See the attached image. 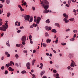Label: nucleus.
Masks as SVG:
<instances>
[{"instance_id": "nucleus-1", "label": "nucleus", "mask_w": 78, "mask_h": 78, "mask_svg": "<svg viewBox=\"0 0 78 78\" xmlns=\"http://www.w3.org/2000/svg\"><path fill=\"white\" fill-rule=\"evenodd\" d=\"M41 6L43 7L44 9H45L43 11V13L44 14H47L49 12V10H48V8H49V2L47 0H44L43 2L41 3Z\"/></svg>"}, {"instance_id": "nucleus-2", "label": "nucleus", "mask_w": 78, "mask_h": 78, "mask_svg": "<svg viewBox=\"0 0 78 78\" xmlns=\"http://www.w3.org/2000/svg\"><path fill=\"white\" fill-rule=\"evenodd\" d=\"M6 23H5V25H2V27H0V30L3 31H6V29H8V21H6Z\"/></svg>"}, {"instance_id": "nucleus-3", "label": "nucleus", "mask_w": 78, "mask_h": 78, "mask_svg": "<svg viewBox=\"0 0 78 78\" xmlns=\"http://www.w3.org/2000/svg\"><path fill=\"white\" fill-rule=\"evenodd\" d=\"M63 16L64 17H65V18H64L63 19L64 21L66 23H68V22H69V20H67L68 19V15H66V13H64L63 14Z\"/></svg>"}, {"instance_id": "nucleus-4", "label": "nucleus", "mask_w": 78, "mask_h": 78, "mask_svg": "<svg viewBox=\"0 0 78 78\" xmlns=\"http://www.w3.org/2000/svg\"><path fill=\"white\" fill-rule=\"evenodd\" d=\"M30 15H26L24 16V19L25 20L29 21L30 20Z\"/></svg>"}, {"instance_id": "nucleus-5", "label": "nucleus", "mask_w": 78, "mask_h": 78, "mask_svg": "<svg viewBox=\"0 0 78 78\" xmlns=\"http://www.w3.org/2000/svg\"><path fill=\"white\" fill-rule=\"evenodd\" d=\"M26 66L28 69H30V66H31V64L30 62H27L26 64Z\"/></svg>"}, {"instance_id": "nucleus-6", "label": "nucleus", "mask_w": 78, "mask_h": 78, "mask_svg": "<svg viewBox=\"0 0 78 78\" xmlns=\"http://www.w3.org/2000/svg\"><path fill=\"white\" fill-rule=\"evenodd\" d=\"M45 29L48 31H49V30H51V27H48V26H46L45 27Z\"/></svg>"}, {"instance_id": "nucleus-7", "label": "nucleus", "mask_w": 78, "mask_h": 78, "mask_svg": "<svg viewBox=\"0 0 78 78\" xmlns=\"http://www.w3.org/2000/svg\"><path fill=\"white\" fill-rule=\"evenodd\" d=\"M22 42H25L26 41V37L25 36H23L21 38Z\"/></svg>"}, {"instance_id": "nucleus-8", "label": "nucleus", "mask_w": 78, "mask_h": 78, "mask_svg": "<svg viewBox=\"0 0 78 78\" xmlns=\"http://www.w3.org/2000/svg\"><path fill=\"white\" fill-rule=\"evenodd\" d=\"M75 62L73 60L72 62L71 65H70V66L71 67H75Z\"/></svg>"}, {"instance_id": "nucleus-9", "label": "nucleus", "mask_w": 78, "mask_h": 78, "mask_svg": "<svg viewBox=\"0 0 78 78\" xmlns=\"http://www.w3.org/2000/svg\"><path fill=\"white\" fill-rule=\"evenodd\" d=\"M9 70L11 71V72H12V71H14V69L12 68L11 67H9Z\"/></svg>"}, {"instance_id": "nucleus-10", "label": "nucleus", "mask_w": 78, "mask_h": 78, "mask_svg": "<svg viewBox=\"0 0 78 78\" xmlns=\"http://www.w3.org/2000/svg\"><path fill=\"white\" fill-rule=\"evenodd\" d=\"M50 42H51V39H50L49 38L47 39L46 42L47 43H50Z\"/></svg>"}, {"instance_id": "nucleus-11", "label": "nucleus", "mask_w": 78, "mask_h": 78, "mask_svg": "<svg viewBox=\"0 0 78 78\" xmlns=\"http://www.w3.org/2000/svg\"><path fill=\"white\" fill-rule=\"evenodd\" d=\"M44 73H45V71H41V72L40 73L41 76H42V75H44Z\"/></svg>"}, {"instance_id": "nucleus-12", "label": "nucleus", "mask_w": 78, "mask_h": 78, "mask_svg": "<svg viewBox=\"0 0 78 78\" xmlns=\"http://www.w3.org/2000/svg\"><path fill=\"white\" fill-rule=\"evenodd\" d=\"M36 61V60L34 59L33 60L32 62V66H34V62Z\"/></svg>"}, {"instance_id": "nucleus-13", "label": "nucleus", "mask_w": 78, "mask_h": 78, "mask_svg": "<svg viewBox=\"0 0 78 78\" xmlns=\"http://www.w3.org/2000/svg\"><path fill=\"white\" fill-rule=\"evenodd\" d=\"M55 26H57V27H58V28H60V27H61V26H60V25H59V23H55Z\"/></svg>"}, {"instance_id": "nucleus-14", "label": "nucleus", "mask_w": 78, "mask_h": 78, "mask_svg": "<svg viewBox=\"0 0 78 78\" xmlns=\"http://www.w3.org/2000/svg\"><path fill=\"white\" fill-rule=\"evenodd\" d=\"M51 31H52V33H56L57 32L56 30V29H55L52 30Z\"/></svg>"}, {"instance_id": "nucleus-15", "label": "nucleus", "mask_w": 78, "mask_h": 78, "mask_svg": "<svg viewBox=\"0 0 78 78\" xmlns=\"http://www.w3.org/2000/svg\"><path fill=\"white\" fill-rule=\"evenodd\" d=\"M32 21H33V17L30 16V20L29 21V22L30 23V22H32Z\"/></svg>"}, {"instance_id": "nucleus-16", "label": "nucleus", "mask_w": 78, "mask_h": 78, "mask_svg": "<svg viewBox=\"0 0 78 78\" xmlns=\"http://www.w3.org/2000/svg\"><path fill=\"white\" fill-rule=\"evenodd\" d=\"M45 37H48L49 36V35H48V33L46 32L45 33Z\"/></svg>"}, {"instance_id": "nucleus-17", "label": "nucleus", "mask_w": 78, "mask_h": 78, "mask_svg": "<svg viewBox=\"0 0 78 78\" xmlns=\"http://www.w3.org/2000/svg\"><path fill=\"white\" fill-rule=\"evenodd\" d=\"M46 23H50V19H48L46 21Z\"/></svg>"}, {"instance_id": "nucleus-18", "label": "nucleus", "mask_w": 78, "mask_h": 78, "mask_svg": "<svg viewBox=\"0 0 78 78\" xmlns=\"http://www.w3.org/2000/svg\"><path fill=\"white\" fill-rule=\"evenodd\" d=\"M9 41H7V42L8 43H6V45H7V46H8V47H10V44H9Z\"/></svg>"}, {"instance_id": "nucleus-19", "label": "nucleus", "mask_w": 78, "mask_h": 78, "mask_svg": "<svg viewBox=\"0 0 78 78\" xmlns=\"http://www.w3.org/2000/svg\"><path fill=\"white\" fill-rule=\"evenodd\" d=\"M40 65H41V66L40 67H39L40 69H42V67H43V66H44V65H43V64H42V63H41L40 64Z\"/></svg>"}, {"instance_id": "nucleus-20", "label": "nucleus", "mask_w": 78, "mask_h": 78, "mask_svg": "<svg viewBox=\"0 0 78 78\" xmlns=\"http://www.w3.org/2000/svg\"><path fill=\"white\" fill-rule=\"evenodd\" d=\"M37 20H38L40 21V20H41V17H38L37 19Z\"/></svg>"}, {"instance_id": "nucleus-21", "label": "nucleus", "mask_w": 78, "mask_h": 78, "mask_svg": "<svg viewBox=\"0 0 78 78\" xmlns=\"http://www.w3.org/2000/svg\"><path fill=\"white\" fill-rule=\"evenodd\" d=\"M6 3H7V4H9V3H10V0H6Z\"/></svg>"}, {"instance_id": "nucleus-22", "label": "nucleus", "mask_w": 78, "mask_h": 78, "mask_svg": "<svg viewBox=\"0 0 78 78\" xmlns=\"http://www.w3.org/2000/svg\"><path fill=\"white\" fill-rule=\"evenodd\" d=\"M26 71H25V70H23V71H22L21 72V73H22L23 74H24L25 73H26Z\"/></svg>"}, {"instance_id": "nucleus-23", "label": "nucleus", "mask_w": 78, "mask_h": 78, "mask_svg": "<svg viewBox=\"0 0 78 78\" xmlns=\"http://www.w3.org/2000/svg\"><path fill=\"white\" fill-rule=\"evenodd\" d=\"M11 15V13L9 12L7 14V16L8 17H9V16H10V15Z\"/></svg>"}, {"instance_id": "nucleus-24", "label": "nucleus", "mask_w": 78, "mask_h": 78, "mask_svg": "<svg viewBox=\"0 0 78 78\" xmlns=\"http://www.w3.org/2000/svg\"><path fill=\"white\" fill-rule=\"evenodd\" d=\"M15 56L16 59H18V58H19V55L17 54H16Z\"/></svg>"}, {"instance_id": "nucleus-25", "label": "nucleus", "mask_w": 78, "mask_h": 78, "mask_svg": "<svg viewBox=\"0 0 78 78\" xmlns=\"http://www.w3.org/2000/svg\"><path fill=\"white\" fill-rule=\"evenodd\" d=\"M20 10L21 11V12H22V11H24V9H23L22 8V7H21L20 8Z\"/></svg>"}, {"instance_id": "nucleus-26", "label": "nucleus", "mask_w": 78, "mask_h": 78, "mask_svg": "<svg viewBox=\"0 0 78 78\" xmlns=\"http://www.w3.org/2000/svg\"><path fill=\"white\" fill-rule=\"evenodd\" d=\"M69 40L71 41H75V38H73L71 39H70Z\"/></svg>"}, {"instance_id": "nucleus-27", "label": "nucleus", "mask_w": 78, "mask_h": 78, "mask_svg": "<svg viewBox=\"0 0 78 78\" xmlns=\"http://www.w3.org/2000/svg\"><path fill=\"white\" fill-rule=\"evenodd\" d=\"M43 46L44 47H46L47 46V44H46L43 43Z\"/></svg>"}, {"instance_id": "nucleus-28", "label": "nucleus", "mask_w": 78, "mask_h": 78, "mask_svg": "<svg viewBox=\"0 0 78 78\" xmlns=\"http://www.w3.org/2000/svg\"><path fill=\"white\" fill-rule=\"evenodd\" d=\"M33 27H36L37 26V24H35L34 23L33 24Z\"/></svg>"}, {"instance_id": "nucleus-29", "label": "nucleus", "mask_w": 78, "mask_h": 78, "mask_svg": "<svg viewBox=\"0 0 78 78\" xmlns=\"http://www.w3.org/2000/svg\"><path fill=\"white\" fill-rule=\"evenodd\" d=\"M8 72L7 70H5V75H6L8 74Z\"/></svg>"}, {"instance_id": "nucleus-30", "label": "nucleus", "mask_w": 78, "mask_h": 78, "mask_svg": "<svg viewBox=\"0 0 78 78\" xmlns=\"http://www.w3.org/2000/svg\"><path fill=\"white\" fill-rule=\"evenodd\" d=\"M18 22H19V21H16L15 23V25L16 26H17V23H18Z\"/></svg>"}, {"instance_id": "nucleus-31", "label": "nucleus", "mask_w": 78, "mask_h": 78, "mask_svg": "<svg viewBox=\"0 0 78 78\" xmlns=\"http://www.w3.org/2000/svg\"><path fill=\"white\" fill-rule=\"evenodd\" d=\"M56 76H57V77H56V78H59V74H58V73H57L56 74Z\"/></svg>"}, {"instance_id": "nucleus-32", "label": "nucleus", "mask_w": 78, "mask_h": 78, "mask_svg": "<svg viewBox=\"0 0 78 78\" xmlns=\"http://www.w3.org/2000/svg\"><path fill=\"white\" fill-rule=\"evenodd\" d=\"M69 20H70V21H71V22H72L74 20V18H71L70 19H69Z\"/></svg>"}, {"instance_id": "nucleus-33", "label": "nucleus", "mask_w": 78, "mask_h": 78, "mask_svg": "<svg viewBox=\"0 0 78 78\" xmlns=\"http://www.w3.org/2000/svg\"><path fill=\"white\" fill-rule=\"evenodd\" d=\"M32 78H36V76L34 74H32Z\"/></svg>"}, {"instance_id": "nucleus-34", "label": "nucleus", "mask_w": 78, "mask_h": 78, "mask_svg": "<svg viewBox=\"0 0 78 78\" xmlns=\"http://www.w3.org/2000/svg\"><path fill=\"white\" fill-rule=\"evenodd\" d=\"M73 32L74 33H77V32H78V30H73Z\"/></svg>"}, {"instance_id": "nucleus-35", "label": "nucleus", "mask_w": 78, "mask_h": 78, "mask_svg": "<svg viewBox=\"0 0 78 78\" xmlns=\"http://www.w3.org/2000/svg\"><path fill=\"white\" fill-rule=\"evenodd\" d=\"M13 62H12V61H11L10 62V66H12V63Z\"/></svg>"}, {"instance_id": "nucleus-36", "label": "nucleus", "mask_w": 78, "mask_h": 78, "mask_svg": "<svg viewBox=\"0 0 78 78\" xmlns=\"http://www.w3.org/2000/svg\"><path fill=\"white\" fill-rule=\"evenodd\" d=\"M61 44H62V45H66V43H62Z\"/></svg>"}, {"instance_id": "nucleus-37", "label": "nucleus", "mask_w": 78, "mask_h": 78, "mask_svg": "<svg viewBox=\"0 0 78 78\" xmlns=\"http://www.w3.org/2000/svg\"><path fill=\"white\" fill-rule=\"evenodd\" d=\"M16 47H20V44H17L16 45Z\"/></svg>"}, {"instance_id": "nucleus-38", "label": "nucleus", "mask_w": 78, "mask_h": 78, "mask_svg": "<svg viewBox=\"0 0 78 78\" xmlns=\"http://www.w3.org/2000/svg\"><path fill=\"white\" fill-rule=\"evenodd\" d=\"M32 8L33 11H35V10H36V9H35V7H32Z\"/></svg>"}, {"instance_id": "nucleus-39", "label": "nucleus", "mask_w": 78, "mask_h": 78, "mask_svg": "<svg viewBox=\"0 0 78 78\" xmlns=\"http://www.w3.org/2000/svg\"><path fill=\"white\" fill-rule=\"evenodd\" d=\"M39 22H40V21L38 20H37L36 23L39 24Z\"/></svg>"}, {"instance_id": "nucleus-40", "label": "nucleus", "mask_w": 78, "mask_h": 78, "mask_svg": "<svg viewBox=\"0 0 78 78\" xmlns=\"http://www.w3.org/2000/svg\"><path fill=\"white\" fill-rule=\"evenodd\" d=\"M23 5L25 6H26V5H27V2H24V3H23Z\"/></svg>"}, {"instance_id": "nucleus-41", "label": "nucleus", "mask_w": 78, "mask_h": 78, "mask_svg": "<svg viewBox=\"0 0 78 78\" xmlns=\"http://www.w3.org/2000/svg\"><path fill=\"white\" fill-rule=\"evenodd\" d=\"M10 57V55L9 54H7V58H9V57Z\"/></svg>"}, {"instance_id": "nucleus-42", "label": "nucleus", "mask_w": 78, "mask_h": 78, "mask_svg": "<svg viewBox=\"0 0 78 78\" xmlns=\"http://www.w3.org/2000/svg\"><path fill=\"white\" fill-rule=\"evenodd\" d=\"M17 32L18 33H20V32H21V30H18Z\"/></svg>"}, {"instance_id": "nucleus-43", "label": "nucleus", "mask_w": 78, "mask_h": 78, "mask_svg": "<svg viewBox=\"0 0 78 78\" xmlns=\"http://www.w3.org/2000/svg\"><path fill=\"white\" fill-rule=\"evenodd\" d=\"M22 44H23V45H25V42L22 41Z\"/></svg>"}, {"instance_id": "nucleus-44", "label": "nucleus", "mask_w": 78, "mask_h": 78, "mask_svg": "<svg viewBox=\"0 0 78 78\" xmlns=\"http://www.w3.org/2000/svg\"><path fill=\"white\" fill-rule=\"evenodd\" d=\"M2 70H4L5 69V67L4 66H2L1 67Z\"/></svg>"}, {"instance_id": "nucleus-45", "label": "nucleus", "mask_w": 78, "mask_h": 78, "mask_svg": "<svg viewBox=\"0 0 78 78\" xmlns=\"http://www.w3.org/2000/svg\"><path fill=\"white\" fill-rule=\"evenodd\" d=\"M20 29H24V27H23V26H22V27H20Z\"/></svg>"}, {"instance_id": "nucleus-46", "label": "nucleus", "mask_w": 78, "mask_h": 78, "mask_svg": "<svg viewBox=\"0 0 78 78\" xmlns=\"http://www.w3.org/2000/svg\"><path fill=\"white\" fill-rule=\"evenodd\" d=\"M70 30V29H66V31H69Z\"/></svg>"}, {"instance_id": "nucleus-47", "label": "nucleus", "mask_w": 78, "mask_h": 78, "mask_svg": "<svg viewBox=\"0 0 78 78\" xmlns=\"http://www.w3.org/2000/svg\"><path fill=\"white\" fill-rule=\"evenodd\" d=\"M20 26V22H19L18 23L17 26Z\"/></svg>"}, {"instance_id": "nucleus-48", "label": "nucleus", "mask_w": 78, "mask_h": 78, "mask_svg": "<svg viewBox=\"0 0 78 78\" xmlns=\"http://www.w3.org/2000/svg\"><path fill=\"white\" fill-rule=\"evenodd\" d=\"M23 53H27V51L26 50H24L23 51Z\"/></svg>"}, {"instance_id": "nucleus-49", "label": "nucleus", "mask_w": 78, "mask_h": 78, "mask_svg": "<svg viewBox=\"0 0 78 78\" xmlns=\"http://www.w3.org/2000/svg\"><path fill=\"white\" fill-rule=\"evenodd\" d=\"M15 66H17L18 67H19V64H18V63H16L15 64Z\"/></svg>"}, {"instance_id": "nucleus-50", "label": "nucleus", "mask_w": 78, "mask_h": 78, "mask_svg": "<svg viewBox=\"0 0 78 78\" xmlns=\"http://www.w3.org/2000/svg\"><path fill=\"white\" fill-rule=\"evenodd\" d=\"M53 72H54V73H56L57 72L56 70H53Z\"/></svg>"}, {"instance_id": "nucleus-51", "label": "nucleus", "mask_w": 78, "mask_h": 78, "mask_svg": "<svg viewBox=\"0 0 78 78\" xmlns=\"http://www.w3.org/2000/svg\"><path fill=\"white\" fill-rule=\"evenodd\" d=\"M2 7H3V5L2 4H0V8H2Z\"/></svg>"}, {"instance_id": "nucleus-52", "label": "nucleus", "mask_w": 78, "mask_h": 78, "mask_svg": "<svg viewBox=\"0 0 78 78\" xmlns=\"http://www.w3.org/2000/svg\"><path fill=\"white\" fill-rule=\"evenodd\" d=\"M33 53H36V50H34L33 51Z\"/></svg>"}, {"instance_id": "nucleus-53", "label": "nucleus", "mask_w": 78, "mask_h": 78, "mask_svg": "<svg viewBox=\"0 0 78 78\" xmlns=\"http://www.w3.org/2000/svg\"><path fill=\"white\" fill-rule=\"evenodd\" d=\"M20 47H23V45L22 44H20Z\"/></svg>"}, {"instance_id": "nucleus-54", "label": "nucleus", "mask_w": 78, "mask_h": 78, "mask_svg": "<svg viewBox=\"0 0 78 78\" xmlns=\"http://www.w3.org/2000/svg\"><path fill=\"white\" fill-rule=\"evenodd\" d=\"M39 30V27H37V31H38Z\"/></svg>"}, {"instance_id": "nucleus-55", "label": "nucleus", "mask_w": 78, "mask_h": 78, "mask_svg": "<svg viewBox=\"0 0 78 78\" xmlns=\"http://www.w3.org/2000/svg\"><path fill=\"white\" fill-rule=\"evenodd\" d=\"M3 24V22H0V26H1Z\"/></svg>"}, {"instance_id": "nucleus-56", "label": "nucleus", "mask_w": 78, "mask_h": 78, "mask_svg": "<svg viewBox=\"0 0 78 78\" xmlns=\"http://www.w3.org/2000/svg\"><path fill=\"white\" fill-rule=\"evenodd\" d=\"M70 68H71V67H70V66H69L67 67V69H68L69 70H70Z\"/></svg>"}, {"instance_id": "nucleus-57", "label": "nucleus", "mask_w": 78, "mask_h": 78, "mask_svg": "<svg viewBox=\"0 0 78 78\" xmlns=\"http://www.w3.org/2000/svg\"><path fill=\"white\" fill-rule=\"evenodd\" d=\"M5 66L6 67H7V68H8V67L9 66L7 64H6L5 65Z\"/></svg>"}, {"instance_id": "nucleus-58", "label": "nucleus", "mask_w": 78, "mask_h": 78, "mask_svg": "<svg viewBox=\"0 0 78 78\" xmlns=\"http://www.w3.org/2000/svg\"><path fill=\"white\" fill-rule=\"evenodd\" d=\"M32 37V36L31 35H30L29 36V39H31Z\"/></svg>"}, {"instance_id": "nucleus-59", "label": "nucleus", "mask_w": 78, "mask_h": 78, "mask_svg": "<svg viewBox=\"0 0 78 78\" xmlns=\"http://www.w3.org/2000/svg\"><path fill=\"white\" fill-rule=\"evenodd\" d=\"M76 34H74L73 36V37L75 38L76 37Z\"/></svg>"}, {"instance_id": "nucleus-60", "label": "nucleus", "mask_w": 78, "mask_h": 78, "mask_svg": "<svg viewBox=\"0 0 78 78\" xmlns=\"http://www.w3.org/2000/svg\"><path fill=\"white\" fill-rule=\"evenodd\" d=\"M71 1H68V4H70V3H71Z\"/></svg>"}, {"instance_id": "nucleus-61", "label": "nucleus", "mask_w": 78, "mask_h": 78, "mask_svg": "<svg viewBox=\"0 0 78 78\" xmlns=\"http://www.w3.org/2000/svg\"><path fill=\"white\" fill-rule=\"evenodd\" d=\"M46 55H47V56H49V54H48V53H46Z\"/></svg>"}, {"instance_id": "nucleus-62", "label": "nucleus", "mask_w": 78, "mask_h": 78, "mask_svg": "<svg viewBox=\"0 0 78 78\" xmlns=\"http://www.w3.org/2000/svg\"><path fill=\"white\" fill-rule=\"evenodd\" d=\"M8 54H8V52H6V51L5 52V55H8Z\"/></svg>"}, {"instance_id": "nucleus-63", "label": "nucleus", "mask_w": 78, "mask_h": 78, "mask_svg": "<svg viewBox=\"0 0 78 78\" xmlns=\"http://www.w3.org/2000/svg\"><path fill=\"white\" fill-rule=\"evenodd\" d=\"M0 0V1H1V2H2V3L5 2V0Z\"/></svg>"}, {"instance_id": "nucleus-64", "label": "nucleus", "mask_w": 78, "mask_h": 78, "mask_svg": "<svg viewBox=\"0 0 78 78\" xmlns=\"http://www.w3.org/2000/svg\"><path fill=\"white\" fill-rule=\"evenodd\" d=\"M18 6L19 8H22V7H21V6L20 5H18Z\"/></svg>"}]
</instances>
